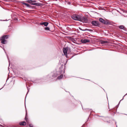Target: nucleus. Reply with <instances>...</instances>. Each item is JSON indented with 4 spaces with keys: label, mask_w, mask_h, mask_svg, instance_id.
Listing matches in <instances>:
<instances>
[{
    "label": "nucleus",
    "mask_w": 127,
    "mask_h": 127,
    "mask_svg": "<svg viewBox=\"0 0 127 127\" xmlns=\"http://www.w3.org/2000/svg\"><path fill=\"white\" fill-rule=\"evenodd\" d=\"M81 15L77 14H74L71 16L72 18L75 20H78L80 21V20Z\"/></svg>",
    "instance_id": "f03ea898"
},
{
    "label": "nucleus",
    "mask_w": 127,
    "mask_h": 127,
    "mask_svg": "<svg viewBox=\"0 0 127 127\" xmlns=\"http://www.w3.org/2000/svg\"><path fill=\"white\" fill-rule=\"evenodd\" d=\"M81 41L82 43H85L89 42L90 40L88 39H82L81 40Z\"/></svg>",
    "instance_id": "0eeeda50"
},
{
    "label": "nucleus",
    "mask_w": 127,
    "mask_h": 127,
    "mask_svg": "<svg viewBox=\"0 0 127 127\" xmlns=\"http://www.w3.org/2000/svg\"><path fill=\"white\" fill-rule=\"evenodd\" d=\"M19 124L21 125L25 126L26 124V123L25 122L23 121L20 122Z\"/></svg>",
    "instance_id": "1a4fd4ad"
},
{
    "label": "nucleus",
    "mask_w": 127,
    "mask_h": 127,
    "mask_svg": "<svg viewBox=\"0 0 127 127\" xmlns=\"http://www.w3.org/2000/svg\"><path fill=\"white\" fill-rule=\"evenodd\" d=\"M126 95H127V94H126Z\"/></svg>",
    "instance_id": "5701e85b"
},
{
    "label": "nucleus",
    "mask_w": 127,
    "mask_h": 127,
    "mask_svg": "<svg viewBox=\"0 0 127 127\" xmlns=\"http://www.w3.org/2000/svg\"><path fill=\"white\" fill-rule=\"evenodd\" d=\"M63 75H61L60 76L57 77V79H61L63 77Z\"/></svg>",
    "instance_id": "f8f14e48"
},
{
    "label": "nucleus",
    "mask_w": 127,
    "mask_h": 127,
    "mask_svg": "<svg viewBox=\"0 0 127 127\" xmlns=\"http://www.w3.org/2000/svg\"><path fill=\"white\" fill-rule=\"evenodd\" d=\"M24 5H25L27 7H30V6H31L30 5L28 4H27L26 3H24Z\"/></svg>",
    "instance_id": "4468645a"
},
{
    "label": "nucleus",
    "mask_w": 127,
    "mask_h": 127,
    "mask_svg": "<svg viewBox=\"0 0 127 127\" xmlns=\"http://www.w3.org/2000/svg\"><path fill=\"white\" fill-rule=\"evenodd\" d=\"M119 27L120 29H124V27L123 25H121L119 26Z\"/></svg>",
    "instance_id": "ddd939ff"
},
{
    "label": "nucleus",
    "mask_w": 127,
    "mask_h": 127,
    "mask_svg": "<svg viewBox=\"0 0 127 127\" xmlns=\"http://www.w3.org/2000/svg\"><path fill=\"white\" fill-rule=\"evenodd\" d=\"M48 24V23L47 22H43L40 23V25L43 26L44 25L45 26H47Z\"/></svg>",
    "instance_id": "423d86ee"
},
{
    "label": "nucleus",
    "mask_w": 127,
    "mask_h": 127,
    "mask_svg": "<svg viewBox=\"0 0 127 127\" xmlns=\"http://www.w3.org/2000/svg\"><path fill=\"white\" fill-rule=\"evenodd\" d=\"M8 37V35H4L1 37L0 38V40L1 41V42L3 44H5L7 43V41L5 40Z\"/></svg>",
    "instance_id": "f257e3e1"
},
{
    "label": "nucleus",
    "mask_w": 127,
    "mask_h": 127,
    "mask_svg": "<svg viewBox=\"0 0 127 127\" xmlns=\"http://www.w3.org/2000/svg\"><path fill=\"white\" fill-rule=\"evenodd\" d=\"M99 20L100 22L104 24L105 20H103V19L100 18L99 19Z\"/></svg>",
    "instance_id": "9b49d317"
},
{
    "label": "nucleus",
    "mask_w": 127,
    "mask_h": 127,
    "mask_svg": "<svg viewBox=\"0 0 127 127\" xmlns=\"http://www.w3.org/2000/svg\"><path fill=\"white\" fill-rule=\"evenodd\" d=\"M107 42L106 41H102L101 42V43L102 44H105L107 43Z\"/></svg>",
    "instance_id": "2eb2a0df"
},
{
    "label": "nucleus",
    "mask_w": 127,
    "mask_h": 127,
    "mask_svg": "<svg viewBox=\"0 0 127 127\" xmlns=\"http://www.w3.org/2000/svg\"><path fill=\"white\" fill-rule=\"evenodd\" d=\"M104 24H106L110 25V23L108 20L107 21L105 20Z\"/></svg>",
    "instance_id": "9d476101"
},
{
    "label": "nucleus",
    "mask_w": 127,
    "mask_h": 127,
    "mask_svg": "<svg viewBox=\"0 0 127 127\" xmlns=\"http://www.w3.org/2000/svg\"><path fill=\"white\" fill-rule=\"evenodd\" d=\"M126 94L125 95V96L126 95Z\"/></svg>",
    "instance_id": "4be33fe9"
},
{
    "label": "nucleus",
    "mask_w": 127,
    "mask_h": 127,
    "mask_svg": "<svg viewBox=\"0 0 127 127\" xmlns=\"http://www.w3.org/2000/svg\"><path fill=\"white\" fill-rule=\"evenodd\" d=\"M40 4V6L41 5V4Z\"/></svg>",
    "instance_id": "412c9836"
},
{
    "label": "nucleus",
    "mask_w": 127,
    "mask_h": 127,
    "mask_svg": "<svg viewBox=\"0 0 127 127\" xmlns=\"http://www.w3.org/2000/svg\"><path fill=\"white\" fill-rule=\"evenodd\" d=\"M91 23L95 26H98L99 25V22L97 21H92L91 22Z\"/></svg>",
    "instance_id": "20e7f679"
},
{
    "label": "nucleus",
    "mask_w": 127,
    "mask_h": 127,
    "mask_svg": "<svg viewBox=\"0 0 127 127\" xmlns=\"http://www.w3.org/2000/svg\"><path fill=\"white\" fill-rule=\"evenodd\" d=\"M44 29L46 30H47V31H50V28L49 27H45L44 28Z\"/></svg>",
    "instance_id": "f3484780"
},
{
    "label": "nucleus",
    "mask_w": 127,
    "mask_h": 127,
    "mask_svg": "<svg viewBox=\"0 0 127 127\" xmlns=\"http://www.w3.org/2000/svg\"><path fill=\"white\" fill-rule=\"evenodd\" d=\"M35 2L36 1L35 0L32 1V2L31 4L33 5H38V4H39L35 3Z\"/></svg>",
    "instance_id": "6e6552de"
},
{
    "label": "nucleus",
    "mask_w": 127,
    "mask_h": 127,
    "mask_svg": "<svg viewBox=\"0 0 127 127\" xmlns=\"http://www.w3.org/2000/svg\"><path fill=\"white\" fill-rule=\"evenodd\" d=\"M27 2L31 4L32 2V1L31 0H27Z\"/></svg>",
    "instance_id": "dca6fc26"
},
{
    "label": "nucleus",
    "mask_w": 127,
    "mask_h": 127,
    "mask_svg": "<svg viewBox=\"0 0 127 127\" xmlns=\"http://www.w3.org/2000/svg\"><path fill=\"white\" fill-rule=\"evenodd\" d=\"M30 127H32V126H31L30 125Z\"/></svg>",
    "instance_id": "aec40b11"
},
{
    "label": "nucleus",
    "mask_w": 127,
    "mask_h": 127,
    "mask_svg": "<svg viewBox=\"0 0 127 127\" xmlns=\"http://www.w3.org/2000/svg\"><path fill=\"white\" fill-rule=\"evenodd\" d=\"M67 49L66 48H64L63 49V52L65 56L67 57Z\"/></svg>",
    "instance_id": "39448f33"
},
{
    "label": "nucleus",
    "mask_w": 127,
    "mask_h": 127,
    "mask_svg": "<svg viewBox=\"0 0 127 127\" xmlns=\"http://www.w3.org/2000/svg\"><path fill=\"white\" fill-rule=\"evenodd\" d=\"M82 30L83 31H89V30L88 29H86L84 30Z\"/></svg>",
    "instance_id": "a211bd4d"
},
{
    "label": "nucleus",
    "mask_w": 127,
    "mask_h": 127,
    "mask_svg": "<svg viewBox=\"0 0 127 127\" xmlns=\"http://www.w3.org/2000/svg\"><path fill=\"white\" fill-rule=\"evenodd\" d=\"M80 21L83 23H87L88 22V20L86 17L84 16L82 17L81 16Z\"/></svg>",
    "instance_id": "7ed1b4c3"
},
{
    "label": "nucleus",
    "mask_w": 127,
    "mask_h": 127,
    "mask_svg": "<svg viewBox=\"0 0 127 127\" xmlns=\"http://www.w3.org/2000/svg\"><path fill=\"white\" fill-rule=\"evenodd\" d=\"M25 119H26V122L27 123L28 122V119H26V117L25 118Z\"/></svg>",
    "instance_id": "6ab92c4d"
}]
</instances>
